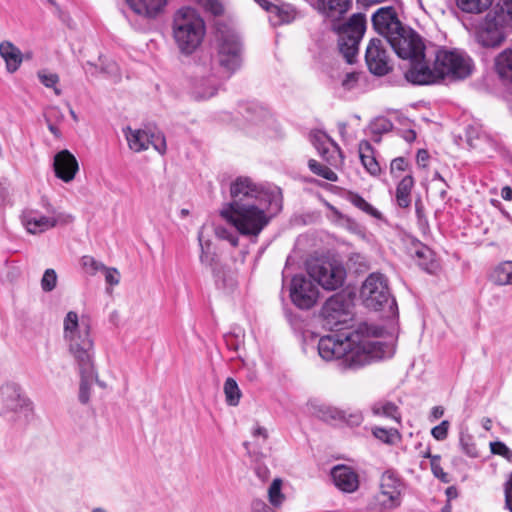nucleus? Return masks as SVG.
<instances>
[{
	"instance_id": "nucleus-1",
	"label": "nucleus",
	"mask_w": 512,
	"mask_h": 512,
	"mask_svg": "<svg viewBox=\"0 0 512 512\" xmlns=\"http://www.w3.org/2000/svg\"><path fill=\"white\" fill-rule=\"evenodd\" d=\"M217 61L209 52H200L187 69L188 89L195 100L213 97L221 79L230 78L242 64L239 35L224 23L216 24Z\"/></svg>"
},
{
	"instance_id": "nucleus-2",
	"label": "nucleus",
	"mask_w": 512,
	"mask_h": 512,
	"mask_svg": "<svg viewBox=\"0 0 512 512\" xmlns=\"http://www.w3.org/2000/svg\"><path fill=\"white\" fill-rule=\"evenodd\" d=\"M383 328L361 323L353 331L327 335L319 339L318 353L326 361L342 359L348 368H359L389 356L388 346L374 338L383 334Z\"/></svg>"
},
{
	"instance_id": "nucleus-3",
	"label": "nucleus",
	"mask_w": 512,
	"mask_h": 512,
	"mask_svg": "<svg viewBox=\"0 0 512 512\" xmlns=\"http://www.w3.org/2000/svg\"><path fill=\"white\" fill-rule=\"evenodd\" d=\"M90 331L89 320L85 317L79 318L75 311H69L64 317L63 336L79 370L78 399L84 405L89 402L92 385L94 380H97V371L94 365V343Z\"/></svg>"
},
{
	"instance_id": "nucleus-4",
	"label": "nucleus",
	"mask_w": 512,
	"mask_h": 512,
	"mask_svg": "<svg viewBox=\"0 0 512 512\" xmlns=\"http://www.w3.org/2000/svg\"><path fill=\"white\" fill-rule=\"evenodd\" d=\"M282 196L275 199L261 200L237 209H222L221 216L231 222L243 236L257 237L268 225L270 217L266 211L272 203L281 208Z\"/></svg>"
},
{
	"instance_id": "nucleus-5",
	"label": "nucleus",
	"mask_w": 512,
	"mask_h": 512,
	"mask_svg": "<svg viewBox=\"0 0 512 512\" xmlns=\"http://www.w3.org/2000/svg\"><path fill=\"white\" fill-rule=\"evenodd\" d=\"M172 32L180 52L190 55L201 45L206 28L204 20L195 9L182 7L174 14Z\"/></svg>"
},
{
	"instance_id": "nucleus-6",
	"label": "nucleus",
	"mask_w": 512,
	"mask_h": 512,
	"mask_svg": "<svg viewBox=\"0 0 512 512\" xmlns=\"http://www.w3.org/2000/svg\"><path fill=\"white\" fill-rule=\"evenodd\" d=\"M360 298L368 309L379 311L385 307L391 313L397 310L396 300L392 297L386 277L381 273H371L363 282Z\"/></svg>"
},
{
	"instance_id": "nucleus-7",
	"label": "nucleus",
	"mask_w": 512,
	"mask_h": 512,
	"mask_svg": "<svg viewBox=\"0 0 512 512\" xmlns=\"http://www.w3.org/2000/svg\"><path fill=\"white\" fill-rule=\"evenodd\" d=\"M309 276L326 290L341 287L346 270L337 258H307L305 261Z\"/></svg>"
},
{
	"instance_id": "nucleus-8",
	"label": "nucleus",
	"mask_w": 512,
	"mask_h": 512,
	"mask_svg": "<svg viewBox=\"0 0 512 512\" xmlns=\"http://www.w3.org/2000/svg\"><path fill=\"white\" fill-rule=\"evenodd\" d=\"M338 34V47L347 63L352 64L358 53L359 43L366 30V19L361 13L353 14L349 20L333 25Z\"/></svg>"
},
{
	"instance_id": "nucleus-9",
	"label": "nucleus",
	"mask_w": 512,
	"mask_h": 512,
	"mask_svg": "<svg viewBox=\"0 0 512 512\" xmlns=\"http://www.w3.org/2000/svg\"><path fill=\"white\" fill-rule=\"evenodd\" d=\"M230 195L232 201L224 209H237L245 207L261 200L275 199L281 196V192H269L255 184L248 177H238L231 183Z\"/></svg>"
},
{
	"instance_id": "nucleus-10",
	"label": "nucleus",
	"mask_w": 512,
	"mask_h": 512,
	"mask_svg": "<svg viewBox=\"0 0 512 512\" xmlns=\"http://www.w3.org/2000/svg\"><path fill=\"white\" fill-rule=\"evenodd\" d=\"M435 68L442 79L446 76L464 79L471 74L473 63L468 55L459 50L441 49L436 53Z\"/></svg>"
},
{
	"instance_id": "nucleus-11",
	"label": "nucleus",
	"mask_w": 512,
	"mask_h": 512,
	"mask_svg": "<svg viewBox=\"0 0 512 512\" xmlns=\"http://www.w3.org/2000/svg\"><path fill=\"white\" fill-rule=\"evenodd\" d=\"M506 14L498 6L490 10L476 28V39L483 47H497L505 39Z\"/></svg>"
},
{
	"instance_id": "nucleus-12",
	"label": "nucleus",
	"mask_w": 512,
	"mask_h": 512,
	"mask_svg": "<svg viewBox=\"0 0 512 512\" xmlns=\"http://www.w3.org/2000/svg\"><path fill=\"white\" fill-rule=\"evenodd\" d=\"M398 57L417 61L424 59L425 45L422 38L410 27L402 26L386 40Z\"/></svg>"
},
{
	"instance_id": "nucleus-13",
	"label": "nucleus",
	"mask_w": 512,
	"mask_h": 512,
	"mask_svg": "<svg viewBox=\"0 0 512 512\" xmlns=\"http://www.w3.org/2000/svg\"><path fill=\"white\" fill-rule=\"evenodd\" d=\"M0 395L2 401L1 417L12 423L27 418L31 411L30 402L21 394L20 387L17 384H4L0 388Z\"/></svg>"
},
{
	"instance_id": "nucleus-14",
	"label": "nucleus",
	"mask_w": 512,
	"mask_h": 512,
	"mask_svg": "<svg viewBox=\"0 0 512 512\" xmlns=\"http://www.w3.org/2000/svg\"><path fill=\"white\" fill-rule=\"evenodd\" d=\"M352 303L343 294H335L326 300L324 303L321 315L330 329L339 330L341 324L346 323L351 319Z\"/></svg>"
},
{
	"instance_id": "nucleus-15",
	"label": "nucleus",
	"mask_w": 512,
	"mask_h": 512,
	"mask_svg": "<svg viewBox=\"0 0 512 512\" xmlns=\"http://www.w3.org/2000/svg\"><path fill=\"white\" fill-rule=\"evenodd\" d=\"M319 291L317 286L302 275H295L291 281L290 298L300 309H310L317 301Z\"/></svg>"
},
{
	"instance_id": "nucleus-16",
	"label": "nucleus",
	"mask_w": 512,
	"mask_h": 512,
	"mask_svg": "<svg viewBox=\"0 0 512 512\" xmlns=\"http://www.w3.org/2000/svg\"><path fill=\"white\" fill-rule=\"evenodd\" d=\"M365 61L368 70L376 76H384L391 70L383 41L372 38L366 48Z\"/></svg>"
},
{
	"instance_id": "nucleus-17",
	"label": "nucleus",
	"mask_w": 512,
	"mask_h": 512,
	"mask_svg": "<svg viewBox=\"0 0 512 512\" xmlns=\"http://www.w3.org/2000/svg\"><path fill=\"white\" fill-rule=\"evenodd\" d=\"M372 25L375 31L384 36L386 40L392 33L401 30L403 26L393 6L379 8L372 15Z\"/></svg>"
},
{
	"instance_id": "nucleus-18",
	"label": "nucleus",
	"mask_w": 512,
	"mask_h": 512,
	"mask_svg": "<svg viewBox=\"0 0 512 512\" xmlns=\"http://www.w3.org/2000/svg\"><path fill=\"white\" fill-rule=\"evenodd\" d=\"M400 482L389 472L383 474L380 483L379 500L388 508L397 507L400 504Z\"/></svg>"
},
{
	"instance_id": "nucleus-19",
	"label": "nucleus",
	"mask_w": 512,
	"mask_h": 512,
	"mask_svg": "<svg viewBox=\"0 0 512 512\" xmlns=\"http://www.w3.org/2000/svg\"><path fill=\"white\" fill-rule=\"evenodd\" d=\"M78 169L79 166L75 156L68 150H62L55 155L54 171L59 179L64 182L72 181Z\"/></svg>"
},
{
	"instance_id": "nucleus-20",
	"label": "nucleus",
	"mask_w": 512,
	"mask_h": 512,
	"mask_svg": "<svg viewBox=\"0 0 512 512\" xmlns=\"http://www.w3.org/2000/svg\"><path fill=\"white\" fill-rule=\"evenodd\" d=\"M412 62V67L405 74L407 81L417 85H429L442 80L435 67L430 69L420 60Z\"/></svg>"
},
{
	"instance_id": "nucleus-21",
	"label": "nucleus",
	"mask_w": 512,
	"mask_h": 512,
	"mask_svg": "<svg viewBox=\"0 0 512 512\" xmlns=\"http://www.w3.org/2000/svg\"><path fill=\"white\" fill-rule=\"evenodd\" d=\"M334 484L344 492H354L359 486L357 473L345 465L335 466L331 471Z\"/></svg>"
},
{
	"instance_id": "nucleus-22",
	"label": "nucleus",
	"mask_w": 512,
	"mask_h": 512,
	"mask_svg": "<svg viewBox=\"0 0 512 512\" xmlns=\"http://www.w3.org/2000/svg\"><path fill=\"white\" fill-rule=\"evenodd\" d=\"M60 220L58 216H42L36 212L29 211L23 215V224L31 234L45 232L57 225Z\"/></svg>"
},
{
	"instance_id": "nucleus-23",
	"label": "nucleus",
	"mask_w": 512,
	"mask_h": 512,
	"mask_svg": "<svg viewBox=\"0 0 512 512\" xmlns=\"http://www.w3.org/2000/svg\"><path fill=\"white\" fill-rule=\"evenodd\" d=\"M269 13V21L273 26L291 23L296 17L295 8L287 3H271L265 7Z\"/></svg>"
},
{
	"instance_id": "nucleus-24",
	"label": "nucleus",
	"mask_w": 512,
	"mask_h": 512,
	"mask_svg": "<svg viewBox=\"0 0 512 512\" xmlns=\"http://www.w3.org/2000/svg\"><path fill=\"white\" fill-rule=\"evenodd\" d=\"M126 3L135 14L153 18L166 5V0H126Z\"/></svg>"
},
{
	"instance_id": "nucleus-25",
	"label": "nucleus",
	"mask_w": 512,
	"mask_h": 512,
	"mask_svg": "<svg viewBox=\"0 0 512 512\" xmlns=\"http://www.w3.org/2000/svg\"><path fill=\"white\" fill-rule=\"evenodd\" d=\"M0 55L6 63L7 71L10 73L17 71L23 60L20 49L9 41L0 43Z\"/></svg>"
},
{
	"instance_id": "nucleus-26",
	"label": "nucleus",
	"mask_w": 512,
	"mask_h": 512,
	"mask_svg": "<svg viewBox=\"0 0 512 512\" xmlns=\"http://www.w3.org/2000/svg\"><path fill=\"white\" fill-rule=\"evenodd\" d=\"M359 157L362 165L367 170V172H369L373 176H376L380 173V165L374 156V149L369 141H360Z\"/></svg>"
},
{
	"instance_id": "nucleus-27",
	"label": "nucleus",
	"mask_w": 512,
	"mask_h": 512,
	"mask_svg": "<svg viewBox=\"0 0 512 512\" xmlns=\"http://www.w3.org/2000/svg\"><path fill=\"white\" fill-rule=\"evenodd\" d=\"M322 12L329 18L339 19L347 13L352 0H319Z\"/></svg>"
},
{
	"instance_id": "nucleus-28",
	"label": "nucleus",
	"mask_w": 512,
	"mask_h": 512,
	"mask_svg": "<svg viewBox=\"0 0 512 512\" xmlns=\"http://www.w3.org/2000/svg\"><path fill=\"white\" fill-rule=\"evenodd\" d=\"M314 414L320 420L330 424H341L345 419L347 411L329 405H317L314 407Z\"/></svg>"
},
{
	"instance_id": "nucleus-29",
	"label": "nucleus",
	"mask_w": 512,
	"mask_h": 512,
	"mask_svg": "<svg viewBox=\"0 0 512 512\" xmlns=\"http://www.w3.org/2000/svg\"><path fill=\"white\" fill-rule=\"evenodd\" d=\"M125 135L130 149L135 152H141L149 148V131L142 129L132 130L128 127Z\"/></svg>"
},
{
	"instance_id": "nucleus-30",
	"label": "nucleus",
	"mask_w": 512,
	"mask_h": 512,
	"mask_svg": "<svg viewBox=\"0 0 512 512\" xmlns=\"http://www.w3.org/2000/svg\"><path fill=\"white\" fill-rule=\"evenodd\" d=\"M371 411L375 416H382L394 420L397 423L401 422V414L398 406L387 400H379L372 404Z\"/></svg>"
},
{
	"instance_id": "nucleus-31",
	"label": "nucleus",
	"mask_w": 512,
	"mask_h": 512,
	"mask_svg": "<svg viewBox=\"0 0 512 512\" xmlns=\"http://www.w3.org/2000/svg\"><path fill=\"white\" fill-rule=\"evenodd\" d=\"M414 186V179L411 175L405 176L396 188V203L401 208H408L411 204V190Z\"/></svg>"
},
{
	"instance_id": "nucleus-32",
	"label": "nucleus",
	"mask_w": 512,
	"mask_h": 512,
	"mask_svg": "<svg viewBox=\"0 0 512 512\" xmlns=\"http://www.w3.org/2000/svg\"><path fill=\"white\" fill-rule=\"evenodd\" d=\"M495 68L503 81L512 83V50H505L497 56Z\"/></svg>"
},
{
	"instance_id": "nucleus-33",
	"label": "nucleus",
	"mask_w": 512,
	"mask_h": 512,
	"mask_svg": "<svg viewBox=\"0 0 512 512\" xmlns=\"http://www.w3.org/2000/svg\"><path fill=\"white\" fill-rule=\"evenodd\" d=\"M490 279L498 285H512V261L506 260L497 265L490 274Z\"/></svg>"
},
{
	"instance_id": "nucleus-34",
	"label": "nucleus",
	"mask_w": 512,
	"mask_h": 512,
	"mask_svg": "<svg viewBox=\"0 0 512 512\" xmlns=\"http://www.w3.org/2000/svg\"><path fill=\"white\" fill-rule=\"evenodd\" d=\"M346 199L356 208L360 209L364 213L376 218L382 219V213L369 204L361 195L356 192L349 191L346 194Z\"/></svg>"
},
{
	"instance_id": "nucleus-35",
	"label": "nucleus",
	"mask_w": 512,
	"mask_h": 512,
	"mask_svg": "<svg viewBox=\"0 0 512 512\" xmlns=\"http://www.w3.org/2000/svg\"><path fill=\"white\" fill-rule=\"evenodd\" d=\"M493 0H457V6L465 13H481L492 5Z\"/></svg>"
},
{
	"instance_id": "nucleus-36",
	"label": "nucleus",
	"mask_w": 512,
	"mask_h": 512,
	"mask_svg": "<svg viewBox=\"0 0 512 512\" xmlns=\"http://www.w3.org/2000/svg\"><path fill=\"white\" fill-rule=\"evenodd\" d=\"M37 77L46 88H52L55 95L60 96L62 94V90L57 86L60 81L57 73L50 72L48 69H40L37 72Z\"/></svg>"
},
{
	"instance_id": "nucleus-37",
	"label": "nucleus",
	"mask_w": 512,
	"mask_h": 512,
	"mask_svg": "<svg viewBox=\"0 0 512 512\" xmlns=\"http://www.w3.org/2000/svg\"><path fill=\"white\" fill-rule=\"evenodd\" d=\"M89 265L93 271L101 270L104 272L105 280L110 285H117L120 281V274L115 268H109L94 258H89Z\"/></svg>"
},
{
	"instance_id": "nucleus-38",
	"label": "nucleus",
	"mask_w": 512,
	"mask_h": 512,
	"mask_svg": "<svg viewBox=\"0 0 512 512\" xmlns=\"http://www.w3.org/2000/svg\"><path fill=\"white\" fill-rule=\"evenodd\" d=\"M224 393L228 405H238L241 397V391L237 385V382L233 378L229 377L226 379L224 383Z\"/></svg>"
},
{
	"instance_id": "nucleus-39",
	"label": "nucleus",
	"mask_w": 512,
	"mask_h": 512,
	"mask_svg": "<svg viewBox=\"0 0 512 512\" xmlns=\"http://www.w3.org/2000/svg\"><path fill=\"white\" fill-rule=\"evenodd\" d=\"M308 167L312 173H314L315 175L320 176L326 180L335 182L338 179L337 174L332 169L317 162L314 159H310L308 161Z\"/></svg>"
},
{
	"instance_id": "nucleus-40",
	"label": "nucleus",
	"mask_w": 512,
	"mask_h": 512,
	"mask_svg": "<svg viewBox=\"0 0 512 512\" xmlns=\"http://www.w3.org/2000/svg\"><path fill=\"white\" fill-rule=\"evenodd\" d=\"M373 435L386 444H395L400 439V434L397 429H386L382 427H375L372 430Z\"/></svg>"
},
{
	"instance_id": "nucleus-41",
	"label": "nucleus",
	"mask_w": 512,
	"mask_h": 512,
	"mask_svg": "<svg viewBox=\"0 0 512 512\" xmlns=\"http://www.w3.org/2000/svg\"><path fill=\"white\" fill-rule=\"evenodd\" d=\"M282 480L276 478L272 481L268 489V498L271 505L279 507L285 499V496L281 492Z\"/></svg>"
},
{
	"instance_id": "nucleus-42",
	"label": "nucleus",
	"mask_w": 512,
	"mask_h": 512,
	"mask_svg": "<svg viewBox=\"0 0 512 512\" xmlns=\"http://www.w3.org/2000/svg\"><path fill=\"white\" fill-rule=\"evenodd\" d=\"M310 140L319 154L327 159L329 149L326 147V143L330 141L328 135L322 131H316L310 135Z\"/></svg>"
},
{
	"instance_id": "nucleus-43",
	"label": "nucleus",
	"mask_w": 512,
	"mask_h": 512,
	"mask_svg": "<svg viewBox=\"0 0 512 512\" xmlns=\"http://www.w3.org/2000/svg\"><path fill=\"white\" fill-rule=\"evenodd\" d=\"M206 260H208L217 281L221 280L225 284L227 280L231 279L230 271L225 270L226 264H222L220 258H206Z\"/></svg>"
},
{
	"instance_id": "nucleus-44",
	"label": "nucleus",
	"mask_w": 512,
	"mask_h": 512,
	"mask_svg": "<svg viewBox=\"0 0 512 512\" xmlns=\"http://www.w3.org/2000/svg\"><path fill=\"white\" fill-rule=\"evenodd\" d=\"M459 442L463 453L472 458L478 457L479 453L471 435L461 433Z\"/></svg>"
},
{
	"instance_id": "nucleus-45",
	"label": "nucleus",
	"mask_w": 512,
	"mask_h": 512,
	"mask_svg": "<svg viewBox=\"0 0 512 512\" xmlns=\"http://www.w3.org/2000/svg\"><path fill=\"white\" fill-rule=\"evenodd\" d=\"M150 145L157 152L163 155L166 152V139L164 134L161 132L149 131V146Z\"/></svg>"
},
{
	"instance_id": "nucleus-46",
	"label": "nucleus",
	"mask_w": 512,
	"mask_h": 512,
	"mask_svg": "<svg viewBox=\"0 0 512 512\" xmlns=\"http://www.w3.org/2000/svg\"><path fill=\"white\" fill-rule=\"evenodd\" d=\"M417 265L429 274H437L440 270V262L438 258H418Z\"/></svg>"
},
{
	"instance_id": "nucleus-47",
	"label": "nucleus",
	"mask_w": 512,
	"mask_h": 512,
	"mask_svg": "<svg viewBox=\"0 0 512 512\" xmlns=\"http://www.w3.org/2000/svg\"><path fill=\"white\" fill-rule=\"evenodd\" d=\"M57 275L55 270L47 269L41 279V287L44 291L50 292L56 287Z\"/></svg>"
},
{
	"instance_id": "nucleus-48",
	"label": "nucleus",
	"mask_w": 512,
	"mask_h": 512,
	"mask_svg": "<svg viewBox=\"0 0 512 512\" xmlns=\"http://www.w3.org/2000/svg\"><path fill=\"white\" fill-rule=\"evenodd\" d=\"M431 470L434 476L440 479L442 482L448 483L450 481L449 475L446 472H444L443 468L440 465L439 455H435L432 457Z\"/></svg>"
},
{
	"instance_id": "nucleus-49",
	"label": "nucleus",
	"mask_w": 512,
	"mask_h": 512,
	"mask_svg": "<svg viewBox=\"0 0 512 512\" xmlns=\"http://www.w3.org/2000/svg\"><path fill=\"white\" fill-rule=\"evenodd\" d=\"M114 66L115 65L113 63H111L106 66L101 65V67H99L97 64H95L93 62L87 61L86 64L84 65V69H85L86 73H88L92 76H96L98 73H111L113 70L112 68Z\"/></svg>"
},
{
	"instance_id": "nucleus-50",
	"label": "nucleus",
	"mask_w": 512,
	"mask_h": 512,
	"mask_svg": "<svg viewBox=\"0 0 512 512\" xmlns=\"http://www.w3.org/2000/svg\"><path fill=\"white\" fill-rule=\"evenodd\" d=\"M449 427H450L449 421L443 420L439 425L432 428L431 434L436 440L443 441L448 436Z\"/></svg>"
},
{
	"instance_id": "nucleus-51",
	"label": "nucleus",
	"mask_w": 512,
	"mask_h": 512,
	"mask_svg": "<svg viewBox=\"0 0 512 512\" xmlns=\"http://www.w3.org/2000/svg\"><path fill=\"white\" fill-rule=\"evenodd\" d=\"M490 448L493 454L500 455L506 458L507 460H512V451L503 442H491Z\"/></svg>"
},
{
	"instance_id": "nucleus-52",
	"label": "nucleus",
	"mask_w": 512,
	"mask_h": 512,
	"mask_svg": "<svg viewBox=\"0 0 512 512\" xmlns=\"http://www.w3.org/2000/svg\"><path fill=\"white\" fill-rule=\"evenodd\" d=\"M359 76L360 74L357 72L346 73L341 81V86L347 91L353 90L357 86Z\"/></svg>"
},
{
	"instance_id": "nucleus-53",
	"label": "nucleus",
	"mask_w": 512,
	"mask_h": 512,
	"mask_svg": "<svg viewBox=\"0 0 512 512\" xmlns=\"http://www.w3.org/2000/svg\"><path fill=\"white\" fill-rule=\"evenodd\" d=\"M392 127L393 125L389 120L381 118L373 123L372 133L375 135H381L382 133L389 132Z\"/></svg>"
},
{
	"instance_id": "nucleus-54",
	"label": "nucleus",
	"mask_w": 512,
	"mask_h": 512,
	"mask_svg": "<svg viewBox=\"0 0 512 512\" xmlns=\"http://www.w3.org/2000/svg\"><path fill=\"white\" fill-rule=\"evenodd\" d=\"M347 414L345 419L342 420V423H345L349 426H359L363 421L362 413L358 410H346Z\"/></svg>"
},
{
	"instance_id": "nucleus-55",
	"label": "nucleus",
	"mask_w": 512,
	"mask_h": 512,
	"mask_svg": "<svg viewBox=\"0 0 512 512\" xmlns=\"http://www.w3.org/2000/svg\"><path fill=\"white\" fill-rule=\"evenodd\" d=\"M407 168V161L403 157H398L392 160L390 165V172L394 174L396 171H405Z\"/></svg>"
},
{
	"instance_id": "nucleus-56",
	"label": "nucleus",
	"mask_w": 512,
	"mask_h": 512,
	"mask_svg": "<svg viewBox=\"0 0 512 512\" xmlns=\"http://www.w3.org/2000/svg\"><path fill=\"white\" fill-rule=\"evenodd\" d=\"M59 112H60V111H59V109H58L57 107H52V108H50V110H49L48 114H46V115H45V118H46V122H47V126H48L49 131H50L52 134H54L55 136H57V137L60 135L59 129H58L54 124H52V123H51V121H50V119H49V118H50V116H51V115H56V114H58Z\"/></svg>"
},
{
	"instance_id": "nucleus-57",
	"label": "nucleus",
	"mask_w": 512,
	"mask_h": 512,
	"mask_svg": "<svg viewBox=\"0 0 512 512\" xmlns=\"http://www.w3.org/2000/svg\"><path fill=\"white\" fill-rule=\"evenodd\" d=\"M252 512H274L264 501L255 499L251 504Z\"/></svg>"
},
{
	"instance_id": "nucleus-58",
	"label": "nucleus",
	"mask_w": 512,
	"mask_h": 512,
	"mask_svg": "<svg viewBox=\"0 0 512 512\" xmlns=\"http://www.w3.org/2000/svg\"><path fill=\"white\" fill-rule=\"evenodd\" d=\"M506 506L512 512V473L505 487Z\"/></svg>"
},
{
	"instance_id": "nucleus-59",
	"label": "nucleus",
	"mask_w": 512,
	"mask_h": 512,
	"mask_svg": "<svg viewBox=\"0 0 512 512\" xmlns=\"http://www.w3.org/2000/svg\"><path fill=\"white\" fill-rule=\"evenodd\" d=\"M429 159V154L426 150L420 149L416 155V161L419 166L425 167Z\"/></svg>"
},
{
	"instance_id": "nucleus-60",
	"label": "nucleus",
	"mask_w": 512,
	"mask_h": 512,
	"mask_svg": "<svg viewBox=\"0 0 512 512\" xmlns=\"http://www.w3.org/2000/svg\"><path fill=\"white\" fill-rule=\"evenodd\" d=\"M503 4L498 6L499 9L503 10L506 14L507 20L509 19L512 22V0H502Z\"/></svg>"
},
{
	"instance_id": "nucleus-61",
	"label": "nucleus",
	"mask_w": 512,
	"mask_h": 512,
	"mask_svg": "<svg viewBox=\"0 0 512 512\" xmlns=\"http://www.w3.org/2000/svg\"><path fill=\"white\" fill-rule=\"evenodd\" d=\"M252 435L254 437H262L263 441H266L267 438H268V431L266 428L264 427H261V426H257L256 428H254V430L252 431Z\"/></svg>"
},
{
	"instance_id": "nucleus-62",
	"label": "nucleus",
	"mask_w": 512,
	"mask_h": 512,
	"mask_svg": "<svg viewBox=\"0 0 512 512\" xmlns=\"http://www.w3.org/2000/svg\"><path fill=\"white\" fill-rule=\"evenodd\" d=\"M415 212L419 222L425 219L424 207L420 200L415 203Z\"/></svg>"
},
{
	"instance_id": "nucleus-63",
	"label": "nucleus",
	"mask_w": 512,
	"mask_h": 512,
	"mask_svg": "<svg viewBox=\"0 0 512 512\" xmlns=\"http://www.w3.org/2000/svg\"><path fill=\"white\" fill-rule=\"evenodd\" d=\"M443 414H444L443 407H441V406L433 407L431 410V414H430L431 421L441 418L443 416Z\"/></svg>"
},
{
	"instance_id": "nucleus-64",
	"label": "nucleus",
	"mask_w": 512,
	"mask_h": 512,
	"mask_svg": "<svg viewBox=\"0 0 512 512\" xmlns=\"http://www.w3.org/2000/svg\"><path fill=\"white\" fill-rule=\"evenodd\" d=\"M446 496L448 498V501H451L452 499H455L458 497V490L455 486H449L446 489Z\"/></svg>"
}]
</instances>
